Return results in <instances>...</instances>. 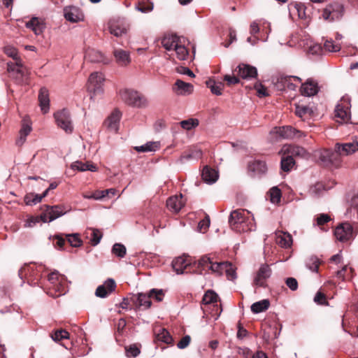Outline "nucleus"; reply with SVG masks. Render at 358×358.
<instances>
[{
	"label": "nucleus",
	"instance_id": "1",
	"mask_svg": "<svg viewBox=\"0 0 358 358\" xmlns=\"http://www.w3.org/2000/svg\"><path fill=\"white\" fill-rule=\"evenodd\" d=\"M231 229L237 232H248L255 229V223L250 213L244 209L233 210L229 218Z\"/></svg>",
	"mask_w": 358,
	"mask_h": 358
},
{
	"label": "nucleus",
	"instance_id": "2",
	"mask_svg": "<svg viewBox=\"0 0 358 358\" xmlns=\"http://www.w3.org/2000/svg\"><path fill=\"white\" fill-rule=\"evenodd\" d=\"M47 294L52 297H58L66 293L67 290L66 278L57 271L50 273L48 276Z\"/></svg>",
	"mask_w": 358,
	"mask_h": 358
},
{
	"label": "nucleus",
	"instance_id": "3",
	"mask_svg": "<svg viewBox=\"0 0 358 358\" xmlns=\"http://www.w3.org/2000/svg\"><path fill=\"white\" fill-rule=\"evenodd\" d=\"M41 265H36L35 264H25L22 267L18 275L21 279H24L28 283L31 285H36L41 277Z\"/></svg>",
	"mask_w": 358,
	"mask_h": 358
},
{
	"label": "nucleus",
	"instance_id": "4",
	"mask_svg": "<svg viewBox=\"0 0 358 358\" xmlns=\"http://www.w3.org/2000/svg\"><path fill=\"white\" fill-rule=\"evenodd\" d=\"M120 96L127 105L137 108H143L147 106L146 98L137 91L127 89L120 90Z\"/></svg>",
	"mask_w": 358,
	"mask_h": 358
},
{
	"label": "nucleus",
	"instance_id": "5",
	"mask_svg": "<svg viewBox=\"0 0 358 358\" xmlns=\"http://www.w3.org/2000/svg\"><path fill=\"white\" fill-rule=\"evenodd\" d=\"M342 154L337 150L335 145L334 150L325 149L320 152L319 159L326 166L339 167L342 163Z\"/></svg>",
	"mask_w": 358,
	"mask_h": 358
},
{
	"label": "nucleus",
	"instance_id": "6",
	"mask_svg": "<svg viewBox=\"0 0 358 358\" xmlns=\"http://www.w3.org/2000/svg\"><path fill=\"white\" fill-rule=\"evenodd\" d=\"M215 262L208 255L201 257L197 261L192 262V273L205 275L210 271L213 273Z\"/></svg>",
	"mask_w": 358,
	"mask_h": 358
},
{
	"label": "nucleus",
	"instance_id": "7",
	"mask_svg": "<svg viewBox=\"0 0 358 358\" xmlns=\"http://www.w3.org/2000/svg\"><path fill=\"white\" fill-rule=\"evenodd\" d=\"M301 78L298 76L282 75L277 78L274 85L279 91H285L286 90H295L296 88L295 83H301Z\"/></svg>",
	"mask_w": 358,
	"mask_h": 358
},
{
	"label": "nucleus",
	"instance_id": "8",
	"mask_svg": "<svg viewBox=\"0 0 358 358\" xmlns=\"http://www.w3.org/2000/svg\"><path fill=\"white\" fill-rule=\"evenodd\" d=\"M54 117L59 127L68 134H71L73 131V127L69 110L63 109L57 111L54 114Z\"/></svg>",
	"mask_w": 358,
	"mask_h": 358
},
{
	"label": "nucleus",
	"instance_id": "9",
	"mask_svg": "<svg viewBox=\"0 0 358 358\" xmlns=\"http://www.w3.org/2000/svg\"><path fill=\"white\" fill-rule=\"evenodd\" d=\"M334 118L338 122H348L350 119V103L342 99L337 104L334 110Z\"/></svg>",
	"mask_w": 358,
	"mask_h": 358
},
{
	"label": "nucleus",
	"instance_id": "10",
	"mask_svg": "<svg viewBox=\"0 0 358 358\" xmlns=\"http://www.w3.org/2000/svg\"><path fill=\"white\" fill-rule=\"evenodd\" d=\"M224 273H226L229 280H234L236 278V268L231 262H215L213 273L221 275Z\"/></svg>",
	"mask_w": 358,
	"mask_h": 358
},
{
	"label": "nucleus",
	"instance_id": "11",
	"mask_svg": "<svg viewBox=\"0 0 358 358\" xmlns=\"http://www.w3.org/2000/svg\"><path fill=\"white\" fill-rule=\"evenodd\" d=\"M334 236L337 240L345 242L354 238L355 232L352 224L344 222L339 224L334 230Z\"/></svg>",
	"mask_w": 358,
	"mask_h": 358
},
{
	"label": "nucleus",
	"instance_id": "12",
	"mask_svg": "<svg viewBox=\"0 0 358 358\" xmlns=\"http://www.w3.org/2000/svg\"><path fill=\"white\" fill-rule=\"evenodd\" d=\"M44 207V212L41 215V219L43 222H51L66 212L62 206H50L45 205Z\"/></svg>",
	"mask_w": 358,
	"mask_h": 358
},
{
	"label": "nucleus",
	"instance_id": "13",
	"mask_svg": "<svg viewBox=\"0 0 358 358\" xmlns=\"http://www.w3.org/2000/svg\"><path fill=\"white\" fill-rule=\"evenodd\" d=\"M343 13V6L338 2H334L327 6L322 16L325 20L333 21L339 19Z\"/></svg>",
	"mask_w": 358,
	"mask_h": 358
},
{
	"label": "nucleus",
	"instance_id": "14",
	"mask_svg": "<svg viewBox=\"0 0 358 358\" xmlns=\"http://www.w3.org/2000/svg\"><path fill=\"white\" fill-rule=\"evenodd\" d=\"M192 260L189 257H178L172 262L173 269L177 274L191 273Z\"/></svg>",
	"mask_w": 358,
	"mask_h": 358
},
{
	"label": "nucleus",
	"instance_id": "15",
	"mask_svg": "<svg viewBox=\"0 0 358 358\" xmlns=\"http://www.w3.org/2000/svg\"><path fill=\"white\" fill-rule=\"evenodd\" d=\"M271 273L272 270L269 265L266 264H262L254 278V285L261 287H266V280L271 277Z\"/></svg>",
	"mask_w": 358,
	"mask_h": 358
},
{
	"label": "nucleus",
	"instance_id": "16",
	"mask_svg": "<svg viewBox=\"0 0 358 358\" xmlns=\"http://www.w3.org/2000/svg\"><path fill=\"white\" fill-rule=\"evenodd\" d=\"M275 132L280 137L283 138H300L302 136H305L303 131L298 130L292 126H284L280 127H275L274 129Z\"/></svg>",
	"mask_w": 358,
	"mask_h": 358
},
{
	"label": "nucleus",
	"instance_id": "17",
	"mask_svg": "<svg viewBox=\"0 0 358 358\" xmlns=\"http://www.w3.org/2000/svg\"><path fill=\"white\" fill-rule=\"evenodd\" d=\"M291 14H296L299 19L308 22L310 18V9L304 3L294 2L289 6Z\"/></svg>",
	"mask_w": 358,
	"mask_h": 358
},
{
	"label": "nucleus",
	"instance_id": "18",
	"mask_svg": "<svg viewBox=\"0 0 358 358\" xmlns=\"http://www.w3.org/2000/svg\"><path fill=\"white\" fill-rule=\"evenodd\" d=\"M234 73L240 78L250 80L257 76V70L255 66L245 64H240L235 69Z\"/></svg>",
	"mask_w": 358,
	"mask_h": 358
},
{
	"label": "nucleus",
	"instance_id": "19",
	"mask_svg": "<svg viewBox=\"0 0 358 358\" xmlns=\"http://www.w3.org/2000/svg\"><path fill=\"white\" fill-rule=\"evenodd\" d=\"M150 299L149 292L148 294L138 293L137 294H132L130 296V300L132 304L136 306V310L140 309L141 307H143V309L150 308L152 305Z\"/></svg>",
	"mask_w": 358,
	"mask_h": 358
},
{
	"label": "nucleus",
	"instance_id": "20",
	"mask_svg": "<svg viewBox=\"0 0 358 358\" xmlns=\"http://www.w3.org/2000/svg\"><path fill=\"white\" fill-rule=\"evenodd\" d=\"M103 81L104 77L102 73L98 72L91 73L88 79V90L94 94L101 92Z\"/></svg>",
	"mask_w": 358,
	"mask_h": 358
},
{
	"label": "nucleus",
	"instance_id": "21",
	"mask_svg": "<svg viewBox=\"0 0 358 358\" xmlns=\"http://www.w3.org/2000/svg\"><path fill=\"white\" fill-rule=\"evenodd\" d=\"M116 283L112 278L107 279L103 285L97 287L95 291V295L99 298H106L111 293L115 292Z\"/></svg>",
	"mask_w": 358,
	"mask_h": 358
},
{
	"label": "nucleus",
	"instance_id": "22",
	"mask_svg": "<svg viewBox=\"0 0 358 358\" xmlns=\"http://www.w3.org/2000/svg\"><path fill=\"white\" fill-rule=\"evenodd\" d=\"M122 113L118 109H115L110 115L105 120L104 125L111 131L117 132Z\"/></svg>",
	"mask_w": 358,
	"mask_h": 358
},
{
	"label": "nucleus",
	"instance_id": "23",
	"mask_svg": "<svg viewBox=\"0 0 358 358\" xmlns=\"http://www.w3.org/2000/svg\"><path fill=\"white\" fill-rule=\"evenodd\" d=\"M318 90L317 83L312 78L308 79L301 85L300 88L301 94L308 96L315 95L318 92Z\"/></svg>",
	"mask_w": 358,
	"mask_h": 358
},
{
	"label": "nucleus",
	"instance_id": "24",
	"mask_svg": "<svg viewBox=\"0 0 358 358\" xmlns=\"http://www.w3.org/2000/svg\"><path fill=\"white\" fill-rule=\"evenodd\" d=\"M64 17L69 22H78L83 20L84 15L79 8L70 6L64 9Z\"/></svg>",
	"mask_w": 358,
	"mask_h": 358
},
{
	"label": "nucleus",
	"instance_id": "25",
	"mask_svg": "<svg viewBox=\"0 0 358 358\" xmlns=\"http://www.w3.org/2000/svg\"><path fill=\"white\" fill-rule=\"evenodd\" d=\"M184 206L185 202L182 194L171 196L166 201L168 209L173 213H178Z\"/></svg>",
	"mask_w": 358,
	"mask_h": 358
},
{
	"label": "nucleus",
	"instance_id": "26",
	"mask_svg": "<svg viewBox=\"0 0 358 358\" xmlns=\"http://www.w3.org/2000/svg\"><path fill=\"white\" fill-rule=\"evenodd\" d=\"M282 151L284 155H287L293 159L294 157H304L306 154V151L303 148L295 145H285L282 147Z\"/></svg>",
	"mask_w": 358,
	"mask_h": 358
},
{
	"label": "nucleus",
	"instance_id": "27",
	"mask_svg": "<svg viewBox=\"0 0 358 358\" xmlns=\"http://www.w3.org/2000/svg\"><path fill=\"white\" fill-rule=\"evenodd\" d=\"M337 150L340 152L343 156H347L353 154L358 150V142L352 141L343 143L336 144Z\"/></svg>",
	"mask_w": 358,
	"mask_h": 358
},
{
	"label": "nucleus",
	"instance_id": "28",
	"mask_svg": "<svg viewBox=\"0 0 358 358\" xmlns=\"http://www.w3.org/2000/svg\"><path fill=\"white\" fill-rule=\"evenodd\" d=\"M173 91L179 95L189 94L193 91V85L190 83L177 80L173 87Z\"/></svg>",
	"mask_w": 358,
	"mask_h": 358
},
{
	"label": "nucleus",
	"instance_id": "29",
	"mask_svg": "<svg viewBox=\"0 0 358 358\" xmlns=\"http://www.w3.org/2000/svg\"><path fill=\"white\" fill-rule=\"evenodd\" d=\"M38 101L41 110L43 113H46L49 110V93L45 87L41 88L38 94Z\"/></svg>",
	"mask_w": 358,
	"mask_h": 358
},
{
	"label": "nucleus",
	"instance_id": "30",
	"mask_svg": "<svg viewBox=\"0 0 358 358\" xmlns=\"http://www.w3.org/2000/svg\"><path fill=\"white\" fill-rule=\"evenodd\" d=\"M113 55L116 62L120 66H127L131 62L129 54L122 49H115Z\"/></svg>",
	"mask_w": 358,
	"mask_h": 358
},
{
	"label": "nucleus",
	"instance_id": "31",
	"mask_svg": "<svg viewBox=\"0 0 358 358\" xmlns=\"http://www.w3.org/2000/svg\"><path fill=\"white\" fill-rule=\"evenodd\" d=\"M201 177L206 182L213 183L217 180L218 173L215 169L206 166L202 170Z\"/></svg>",
	"mask_w": 358,
	"mask_h": 358
},
{
	"label": "nucleus",
	"instance_id": "32",
	"mask_svg": "<svg viewBox=\"0 0 358 358\" xmlns=\"http://www.w3.org/2000/svg\"><path fill=\"white\" fill-rule=\"evenodd\" d=\"M276 243L282 248H290L292 244V237L289 233L280 231L276 235Z\"/></svg>",
	"mask_w": 358,
	"mask_h": 358
},
{
	"label": "nucleus",
	"instance_id": "33",
	"mask_svg": "<svg viewBox=\"0 0 358 358\" xmlns=\"http://www.w3.org/2000/svg\"><path fill=\"white\" fill-rule=\"evenodd\" d=\"M162 46L168 51L174 50L178 44V38L176 36H165L161 42Z\"/></svg>",
	"mask_w": 358,
	"mask_h": 358
},
{
	"label": "nucleus",
	"instance_id": "34",
	"mask_svg": "<svg viewBox=\"0 0 358 358\" xmlns=\"http://www.w3.org/2000/svg\"><path fill=\"white\" fill-rule=\"evenodd\" d=\"M27 28L31 29L37 35L41 34L45 28L44 24L39 20L38 17H32L26 23Z\"/></svg>",
	"mask_w": 358,
	"mask_h": 358
},
{
	"label": "nucleus",
	"instance_id": "35",
	"mask_svg": "<svg viewBox=\"0 0 358 358\" xmlns=\"http://www.w3.org/2000/svg\"><path fill=\"white\" fill-rule=\"evenodd\" d=\"M8 71H16V73L20 76L22 80V81H24V78L27 79L29 74L28 69L23 67L20 61L16 62L15 64L8 65Z\"/></svg>",
	"mask_w": 358,
	"mask_h": 358
},
{
	"label": "nucleus",
	"instance_id": "36",
	"mask_svg": "<svg viewBox=\"0 0 358 358\" xmlns=\"http://www.w3.org/2000/svg\"><path fill=\"white\" fill-rule=\"evenodd\" d=\"M218 295L213 290H208L203 296L202 303L203 305H213L217 306Z\"/></svg>",
	"mask_w": 358,
	"mask_h": 358
},
{
	"label": "nucleus",
	"instance_id": "37",
	"mask_svg": "<svg viewBox=\"0 0 358 358\" xmlns=\"http://www.w3.org/2000/svg\"><path fill=\"white\" fill-rule=\"evenodd\" d=\"M85 57L91 62H101L103 60L102 53L94 49L87 50Z\"/></svg>",
	"mask_w": 358,
	"mask_h": 358
},
{
	"label": "nucleus",
	"instance_id": "38",
	"mask_svg": "<svg viewBox=\"0 0 358 358\" xmlns=\"http://www.w3.org/2000/svg\"><path fill=\"white\" fill-rule=\"evenodd\" d=\"M270 306V302L268 299H264L254 303L251 306V310L254 313H259L266 310Z\"/></svg>",
	"mask_w": 358,
	"mask_h": 358
},
{
	"label": "nucleus",
	"instance_id": "39",
	"mask_svg": "<svg viewBox=\"0 0 358 358\" xmlns=\"http://www.w3.org/2000/svg\"><path fill=\"white\" fill-rule=\"evenodd\" d=\"M294 164L295 161L292 157L288 156L287 155L283 154V157H282L280 162V167L283 171H290Z\"/></svg>",
	"mask_w": 358,
	"mask_h": 358
},
{
	"label": "nucleus",
	"instance_id": "40",
	"mask_svg": "<svg viewBox=\"0 0 358 358\" xmlns=\"http://www.w3.org/2000/svg\"><path fill=\"white\" fill-rule=\"evenodd\" d=\"M109 192H113V194H115L116 190L113 188L105 189V190H96L89 195H85L84 196L87 199H101L106 196H109Z\"/></svg>",
	"mask_w": 358,
	"mask_h": 358
},
{
	"label": "nucleus",
	"instance_id": "41",
	"mask_svg": "<svg viewBox=\"0 0 358 358\" xmlns=\"http://www.w3.org/2000/svg\"><path fill=\"white\" fill-rule=\"evenodd\" d=\"M50 336L54 341L59 342L63 339H68L69 338V333L65 329H59L51 332Z\"/></svg>",
	"mask_w": 358,
	"mask_h": 358
},
{
	"label": "nucleus",
	"instance_id": "42",
	"mask_svg": "<svg viewBox=\"0 0 358 358\" xmlns=\"http://www.w3.org/2000/svg\"><path fill=\"white\" fill-rule=\"evenodd\" d=\"M31 130V127L27 124H23L20 131V137L16 141V145L22 146L26 140V137L29 135Z\"/></svg>",
	"mask_w": 358,
	"mask_h": 358
},
{
	"label": "nucleus",
	"instance_id": "43",
	"mask_svg": "<svg viewBox=\"0 0 358 358\" xmlns=\"http://www.w3.org/2000/svg\"><path fill=\"white\" fill-rule=\"evenodd\" d=\"M71 168L73 169H76L80 171H95L96 170V167L94 164H90V163H83L81 162H76L72 164Z\"/></svg>",
	"mask_w": 358,
	"mask_h": 358
},
{
	"label": "nucleus",
	"instance_id": "44",
	"mask_svg": "<svg viewBox=\"0 0 358 358\" xmlns=\"http://www.w3.org/2000/svg\"><path fill=\"white\" fill-rule=\"evenodd\" d=\"M156 338L157 341H162L166 344H171L173 338L170 333L166 329H161L159 332L157 334Z\"/></svg>",
	"mask_w": 358,
	"mask_h": 358
},
{
	"label": "nucleus",
	"instance_id": "45",
	"mask_svg": "<svg viewBox=\"0 0 358 358\" xmlns=\"http://www.w3.org/2000/svg\"><path fill=\"white\" fill-rule=\"evenodd\" d=\"M159 148L158 142H148L144 145L136 147L135 149L138 152H152Z\"/></svg>",
	"mask_w": 358,
	"mask_h": 358
},
{
	"label": "nucleus",
	"instance_id": "46",
	"mask_svg": "<svg viewBox=\"0 0 358 358\" xmlns=\"http://www.w3.org/2000/svg\"><path fill=\"white\" fill-rule=\"evenodd\" d=\"M90 243L95 246L98 245L103 236V234L101 231L95 229H90Z\"/></svg>",
	"mask_w": 358,
	"mask_h": 358
},
{
	"label": "nucleus",
	"instance_id": "47",
	"mask_svg": "<svg viewBox=\"0 0 358 358\" xmlns=\"http://www.w3.org/2000/svg\"><path fill=\"white\" fill-rule=\"evenodd\" d=\"M109 31L111 34L118 37L126 33V29L116 23H110Z\"/></svg>",
	"mask_w": 358,
	"mask_h": 358
},
{
	"label": "nucleus",
	"instance_id": "48",
	"mask_svg": "<svg viewBox=\"0 0 358 358\" xmlns=\"http://www.w3.org/2000/svg\"><path fill=\"white\" fill-rule=\"evenodd\" d=\"M67 242L72 247L78 248L82 245L83 241L80 238L78 234H65Z\"/></svg>",
	"mask_w": 358,
	"mask_h": 358
},
{
	"label": "nucleus",
	"instance_id": "49",
	"mask_svg": "<svg viewBox=\"0 0 358 358\" xmlns=\"http://www.w3.org/2000/svg\"><path fill=\"white\" fill-rule=\"evenodd\" d=\"M206 85L210 89V91L213 94L216 95L222 94V90L223 88V85L222 83L216 84L213 80H209L206 81Z\"/></svg>",
	"mask_w": 358,
	"mask_h": 358
},
{
	"label": "nucleus",
	"instance_id": "50",
	"mask_svg": "<svg viewBox=\"0 0 358 358\" xmlns=\"http://www.w3.org/2000/svg\"><path fill=\"white\" fill-rule=\"evenodd\" d=\"M43 193L41 195L35 194H27L24 197V201L27 205H34L41 201L44 198Z\"/></svg>",
	"mask_w": 358,
	"mask_h": 358
},
{
	"label": "nucleus",
	"instance_id": "51",
	"mask_svg": "<svg viewBox=\"0 0 358 358\" xmlns=\"http://www.w3.org/2000/svg\"><path fill=\"white\" fill-rule=\"evenodd\" d=\"M320 260L315 256L310 257L306 262V266L312 271L317 272Z\"/></svg>",
	"mask_w": 358,
	"mask_h": 358
},
{
	"label": "nucleus",
	"instance_id": "52",
	"mask_svg": "<svg viewBox=\"0 0 358 358\" xmlns=\"http://www.w3.org/2000/svg\"><path fill=\"white\" fill-rule=\"evenodd\" d=\"M127 249L125 246L121 243H115L112 248V252L118 257L122 258L125 256Z\"/></svg>",
	"mask_w": 358,
	"mask_h": 358
},
{
	"label": "nucleus",
	"instance_id": "53",
	"mask_svg": "<svg viewBox=\"0 0 358 358\" xmlns=\"http://www.w3.org/2000/svg\"><path fill=\"white\" fill-rule=\"evenodd\" d=\"M174 51L176 52L177 58L179 60H185L187 59L188 50L184 45L178 44L176 48L174 49Z\"/></svg>",
	"mask_w": 358,
	"mask_h": 358
},
{
	"label": "nucleus",
	"instance_id": "54",
	"mask_svg": "<svg viewBox=\"0 0 358 358\" xmlns=\"http://www.w3.org/2000/svg\"><path fill=\"white\" fill-rule=\"evenodd\" d=\"M281 191L277 187L270 189V200L273 203H278L280 201Z\"/></svg>",
	"mask_w": 358,
	"mask_h": 358
},
{
	"label": "nucleus",
	"instance_id": "55",
	"mask_svg": "<svg viewBox=\"0 0 358 358\" xmlns=\"http://www.w3.org/2000/svg\"><path fill=\"white\" fill-rule=\"evenodd\" d=\"M250 168L253 171L258 173H264L266 171V163L262 161H255L250 164Z\"/></svg>",
	"mask_w": 358,
	"mask_h": 358
},
{
	"label": "nucleus",
	"instance_id": "56",
	"mask_svg": "<svg viewBox=\"0 0 358 358\" xmlns=\"http://www.w3.org/2000/svg\"><path fill=\"white\" fill-rule=\"evenodd\" d=\"M323 51L326 50L328 52H338L341 49V46L338 44L335 43L332 40H327L324 42Z\"/></svg>",
	"mask_w": 358,
	"mask_h": 358
},
{
	"label": "nucleus",
	"instance_id": "57",
	"mask_svg": "<svg viewBox=\"0 0 358 358\" xmlns=\"http://www.w3.org/2000/svg\"><path fill=\"white\" fill-rule=\"evenodd\" d=\"M181 127L186 130H190L199 125V120L197 119H189L180 122Z\"/></svg>",
	"mask_w": 358,
	"mask_h": 358
},
{
	"label": "nucleus",
	"instance_id": "58",
	"mask_svg": "<svg viewBox=\"0 0 358 358\" xmlns=\"http://www.w3.org/2000/svg\"><path fill=\"white\" fill-rule=\"evenodd\" d=\"M54 241H55V242L54 243V245L56 248H57L58 249H60V250L64 249V246L66 241L65 234H60L55 235Z\"/></svg>",
	"mask_w": 358,
	"mask_h": 358
},
{
	"label": "nucleus",
	"instance_id": "59",
	"mask_svg": "<svg viewBox=\"0 0 358 358\" xmlns=\"http://www.w3.org/2000/svg\"><path fill=\"white\" fill-rule=\"evenodd\" d=\"M224 80L227 82V86H232L240 83V78L233 71V75H225L224 76Z\"/></svg>",
	"mask_w": 358,
	"mask_h": 358
},
{
	"label": "nucleus",
	"instance_id": "60",
	"mask_svg": "<svg viewBox=\"0 0 358 358\" xmlns=\"http://www.w3.org/2000/svg\"><path fill=\"white\" fill-rule=\"evenodd\" d=\"M150 298H154L157 301L160 302L163 300L164 294L162 289H152L149 292Z\"/></svg>",
	"mask_w": 358,
	"mask_h": 358
},
{
	"label": "nucleus",
	"instance_id": "61",
	"mask_svg": "<svg viewBox=\"0 0 358 358\" xmlns=\"http://www.w3.org/2000/svg\"><path fill=\"white\" fill-rule=\"evenodd\" d=\"M125 350H126V355L128 357H136L140 353L139 348L135 345H130L129 347H127L125 348Z\"/></svg>",
	"mask_w": 358,
	"mask_h": 358
},
{
	"label": "nucleus",
	"instance_id": "62",
	"mask_svg": "<svg viewBox=\"0 0 358 358\" xmlns=\"http://www.w3.org/2000/svg\"><path fill=\"white\" fill-rule=\"evenodd\" d=\"M322 52H323L322 47L321 46L320 44H317V43L310 45V46L308 47V52L309 54H311L313 55H320L322 53Z\"/></svg>",
	"mask_w": 358,
	"mask_h": 358
},
{
	"label": "nucleus",
	"instance_id": "63",
	"mask_svg": "<svg viewBox=\"0 0 358 358\" xmlns=\"http://www.w3.org/2000/svg\"><path fill=\"white\" fill-rule=\"evenodd\" d=\"M4 52L8 57H12L13 59L16 60V62L20 61L17 57V50L14 47L6 46L4 48Z\"/></svg>",
	"mask_w": 358,
	"mask_h": 358
},
{
	"label": "nucleus",
	"instance_id": "64",
	"mask_svg": "<svg viewBox=\"0 0 358 358\" xmlns=\"http://www.w3.org/2000/svg\"><path fill=\"white\" fill-rule=\"evenodd\" d=\"M285 283L287 286L292 291H295L298 289V282L294 278H287L285 280Z\"/></svg>",
	"mask_w": 358,
	"mask_h": 358
}]
</instances>
